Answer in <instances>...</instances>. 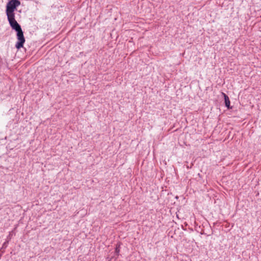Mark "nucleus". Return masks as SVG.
<instances>
[{
	"mask_svg": "<svg viewBox=\"0 0 261 261\" xmlns=\"http://www.w3.org/2000/svg\"><path fill=\"white\" fill-rule=\"evenodd\" d=\"M20 5L19 0H10L6 5V13L9 24L17 22L15 18L14 11Z\"/></svg>",
	"mask_w": 261,
	"mask_h": 261,
	"instance_id": "nucleus-1",
	"label": "nucleus"
},
{
	"mask_svg": "<svg viewBox=\"0 0 261 261\" xmlns=\"http://www.w3.org/2000/svg\"><path fill=\"white\" fill-rule=\"evenodd\" d=\"M10 25L12 29L14 30L17 32L16 37L17 41L15 44V47L17 49H19L23 47V44L25 41V38L23 35V32L20 25L17 22L11 23H10Z\"/></svg>",
	"mask_w": 261,
	"mask_h": 261,
	"instance_id": "nucleus-2",
	"label": "nucleus"
},
{
	"mask_svg": "<svg viewBox=\"0 0 261 261\" xmlns=\"http://www.w3.org/2000/svg\"><path fill=\"white\" fill-rule=\"evenodd\" d=\"M222 94H223V95L224 96V98L225 107L227 109H230V102L228 96L224 93H222Z\"/></svg>",
	"mask_w": 261,
	"mask_h": 261,
	"instance_id": "nucleus-3",
	"label": "nucleus"
},
{
	"mask_svg": "<svg viewBox=\"0 0 261 261\" xmlns=\"http://www.w3.org/2000/svg\"><path fill=\"white\" fill-rule=\"evenodd\" d=\"M119 252H120V245H117L115 247V253L117 256H118L119 255Z\"/></svg>",
	"mask_w": 261,
	"mask_h": 261,
	"instance_id": "nucleus-4",
	"label": "nucleus"
},
{
	"mask_svg": "<svg viewBox=\"0 0 261 261\" xmlns=\"http://www.w3.org/2000/svg\"><path fill=\"white\" fill-rule=\"evenodd\" d=\"M12 232H9V234L8 237H9L10 238H11V235H12Z\"/></svg>",
	"mask_w": 261,
	"mask_h": 261,
	"instance_id": "nucleus-5",
	"label": "nucleus"
},
{
	"mask_svg": "<svg viewBox=\"0 0 261 261\" xmlns=\"http://www.w3.org/2000/svg\"><path fill=\"white\" fill-rule=\"evenodd\" d=\"M3 245L6 246V243H4Z\"/></svg>",
	"mask_w": 261,
	"mask_h": 261,
	"instance_id": "nucleus-6",
	"label": "nucleus"
},
{
	"mask_svg": "<svg viewBox=\"0 0 261 261\" xmlns=\"http://www.w3.org/2000/svg\"><path fill=\"white\" fill-rule=\"evenodd\" d=\"M3 245L6 246V243H4Z\"/></svg>",
	"mask_w": 261,
	"mask_h": 261,
	"instance_id": "nucleus-7",
	"label": "nucleus"
}]
</instances>
